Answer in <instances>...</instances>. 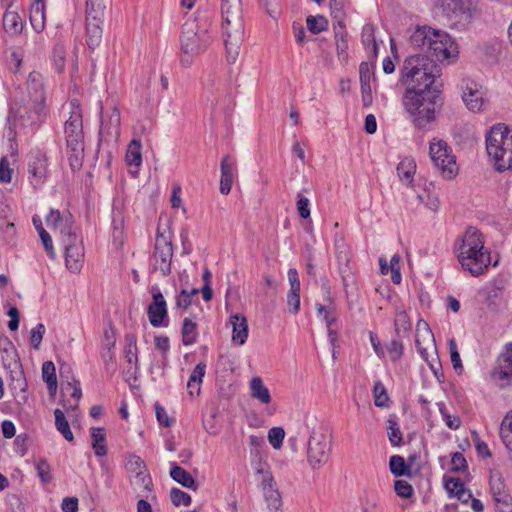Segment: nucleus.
Listing matches in <instances>:
<instances>
[{
  "mask_svg": "<svg viewBox=\"0 0 512 512\" xmlns=\"http://www.w3.org/2000/svg\"><path fill=\"white\" fill-rule=\"evenodd\" d=\"M112 227L114 229V235H121L124 228V216L120 208L114 206L112 209Z\"/></svg>",
  "mask_w": 512,
  "mask_h": 512,
  "instance_id": "nucleus-58",
  "label": "nucleus"
},
{
  "mask_svg": "<svg viewBox=\"0 0 512 512\" xmlns=\"http://www.w3.org/2000/svg\"><path fill=\"white\" fill-rule=\"evenodd\" d=\"M335 255L339 266V272L342 277L343 285L348 286V282L351 277V271L349 267L350 263V249L343 237L335 238Z\"/></svg>",
  "mask_w": 512,
  "mask_h": 512,
  "instance_id": "nucleus-18",
  "label": "nucleus"
},
{
  "mask_svg": "<svg viewBox=\"0 0 512 512\" xmlns=\"http://www.w3.org/2000/svg\"><path fill=\"white\" fill-rule=\"evenodd\" d=\"M235 165V160L231 156H224L220 164L221 178H233Z\"/></svg>",
  "mask_w": 512,
  "mask_h": 512,
  "instance_id": "nucleus-57",
  "label": "nucleus"
},
{
  "mask_svg": "<svg viewBox=\"0 0 512 512\" xmlns=\"http://www.w3.org/2000/svg\"><path fill=\"white\" fill-rule=\"evenodd\" d=\"M306 24L312 34H319L328 28V20L322 15L308 16Z\"/></svg>",
  "mask_w": 512,
  "mask_h": 512,
  "instance_id": "nucleus-50",
  "label": "nucleus"
},
{
  "mask_svg": "<svg viewBox=\"0 0 512 512\" xmlns=\"http://www.w3.org/2000/svg\"><path fill=\"white\" fill-rule=\"evenodd\" d=\"M443 485L449 498H457L463 504H467L472 498L471 491L465 488L464 482L459 477L444 475Z\"/></svg>",
  "mask_w": 512,
  "mask_h": 512,
  "instance_id": "nucleus-19",
  "label": "nucleus"
},
{
  "mask_svg": "<svg viewBox=\"0 0 512 512\" xmlns=\"http://www.w3.org/2000/svg\"><path fill=\"white\" fill-rule=\"evenodd\" d=\"M48 227L58 229L60 232L62 228L70 227L74 224L73 216L71 213H61L58 209H51L45 217Z\"/></svg>",
  "mask_w": 512,
  "mask_h": 512,
  "instance_id": "nucleus-26",
  "label": "nucleus"
},
{
  "mask_svg": "<svg viewBox=\"0 0 512 512\" xmlns=\"http://www.w3.org/2000/svg\"><path fill=\"white\" fill-rule=\"evenodd\" d=\"M462 99L470 111H481L485 104L484 91L482 86L474 81H465L463 86Z\"/></svg>",
  "mask_w": 512,
  "mask_h": 512,
  "instance_id": "nucleus-17",
  "label": "nucleus"
},
{
  "mask_svg": "<svg viewBox=\"0 0 512 512\" xmlns=\"http://www.w3.org/2000/svg\"><path fill=\"white\" fill-rule=\"evenodd\" d=\"M106 9L104 0H86V18L103 20Z\"/></svg>",
  "mask_w": 512,
  "mask_h": 512,
  "instance_id": "nucleus-43",
  "label": "nucleus"
},
{
  "mask_svg": "<svg viewBox=\"0 0 512 512\" xmlns=\"http://www.w3.org/2000/svg\"><path fill=\"white\" fill-rule=\"evenodd\" d=\"M389 467L391 473L397 477L411 475L410 465L399 455H394L390 458Z\"/></svg>",
  "mask_w": 512,
  "mask_h": 512,
  "instance_id": "nucleus-45",
  "label": "nucleus"
},
{
  "mask_svg": "<svg viewBox=\"0 0 512 512\" xmlns=\"http://www.w3.org/2000/svg\"><path fill=\"white\" fill-rule=\"evenodd\" d=\"M251 465L255 470V473L262 476L260 483L268 482L269 477L274 478L270 471V466L261 450H252Z\"/></svg>",
  "mask_w": 512,
  "mask_h": 512,
  "instance_id": "nucleus-27",
  "label": "nucleus"
},
{
  "mask_svg": "<svg viewBox=\"0 0 512 512\" xmlns=\"http://www.w3.org/2000/svg\"><path fill=\"white\" fill-rule=\"evenodd\" d=\"M210 27L211 15L207 11H199L194 18L185 21L180 35L182 65L190 66L194 58L209 47L212 42Z\"/></svg>",
  "mask_w": 512,
  "mask_h": 512,
  "instance_id": "nucleus-2",
  "label": "nucleus"
},
{
  "mask_svg": "<svg viewBox=\"0 0 512 512\" xmlns=\"http://www.w3.org/2000/svg\"><path fill=\"white\" fill-rule=\"evenodd\" d=\"M439 410L441 412V415H442V418L443 420L445 421V424L450 428V429H458L460 427V424H461V420L460 418L457 416V415H451L449 414L446 409H445V406L444 404H441L439 406Z\"/></svg>",
  "mask_w": 512,
  "mask_h": 512,
  "instance_id": "nucleus-62",
  "label": "nucleus"
},
{
  "mask_svg": "<svg viewBox=\"0 0 512 512\" xmlns=\"http://www.w3.org/2000/svg\"><path fill=\"white\" fill-rule=\"evenodd\" d=\"M332 445V435L328 428L314 429L308 440V448L326 447Z\"/></svg>",
  "mask_w": 512,
  "mask_h": 512,
  "instance_id": "nucleus-33",
  "label": "nucleus"
},
{
  "mask_svg": "<svg viewBox=\"0 0 512 512\" xmlns=\"http://www.w3.org/2000/svg\"><path fill=\"white\" fill-rule=\"evenodd\" d=\"M181 334L183 345L189 346L194 344L198 337L197 324L190 318H185L182 323Z\"/></svg>",
  "mask_w": 512,
  "mask_h": 512,
  "instance_id": "nucleus-39",
  "label": "nucleus"
},
{
  "mask_svg": "<svg viewBox=\"0 0 512 512\" xmlns=\"http://www.w3.org/2000/svg\"><path fill=\"white\" fill-rule=\"evenodd\" d=\"M439 8L452 29L466 30L481 13L480 0H436Z\"/></svg>",
  "mask_w": 512,
  "mask_h": 512,
  "instance_id": "nucleus-8",
  "label": "nucleus"
},
{
  "mask_svg": "<svg viewBox=\"0 0 512 512\" xmlns=\"http://www.w3.org/2000/svg\"><path fill=\"white\" fill-rule=\"evenodd\" d=\"M35 469L37 471V475L40 478L43 484H48L52 480L51 467L50 464L45 459H39L35 463Z\"/></svg>",
  "mask_w": 512,
  "mask_h": 512,
  "instance_id": "nucleus-53",
  "label": "nucleus"
},
{
  "mask_svg": "<svg viewBox=\"0 0 512 512\" xmlns=\"http://www.w3.org/2000/svg\"><path fill=\"white\" fill-rule=\"evenodd\" d=\"M374 394V404L377 407H387L389 396L387 394L386 388L382 384V382L378 381L374 384L373 388Z\"/></svg>",
  "mask_w": 512,
  "mask_h": 512,
  "instance_id": "nucleus-52",
  "label": "nucleus"
},
{
  "mask_svg": "<svg viewBox=\"0 0 512 512\" xmlns=\"http://www.w3.org/2000/svg\"><path fill=\"white\" fill-rule=\"evenodd\" d=\"M55 415V424L57 427V430L62 434V436L68 440L71 441L73 439V433L70 429L69 423L65 418V415L62 410L56 409L54 411Z\"/></svg>",
  "mask_w": 512,
  "mask_h": 512,
  "instance_id": "nucleus-47",
  "label": "nucleus"
},
{
  "mask_svg": "<svg viewBox=\"0 0 512 512\" xmlns=\"http://www.w3.org/2000/svg\"><path fill=\"white\" fill-rule=\"evenodd\" d=\"M28 174L33 186L43 184L48 175V158L40 149L31 150L28 158Z\"/></svg>",
  "mask_w": 512,
  "mask_h": 512,
  "instance_id": "nucleus-12",
  "label": "nucleus"
},
{
  "mask_svg": "<svg viewBox=\"0 0 512 512\" xmlns=\"http://www.w3.org/2000/svg\"><path fill=\"white\" fill-rule=\"evenodd\" d=\"M284 437L285 431L282 427H272L268 431V440L272 448H281Z\"/></svg>",
  "mask_w": 512,
  "mask_h": 512,
  "instance_id": "nucleus-56",
  "label": "nucleus"
},
{
  "mask_svg": "<svg viewBox=\"0 0 512 512\" xmlns=\"http://www.w3.org/2000/svg\"><path fill=\"white\" fill-rule=\"evenodd\" d=\"M328 458L329 451L327 450H307V460L313 469L321 467Z\"/></svg>",
  "mask_w": 512,
  "mask_h": 512,
  "instance_id": "nucleus-51",
  "label": "nucleus"
},
{
  "mask_svg": "<svg viewBox=\"0 0 512 512\" xmlns=\"http://www.w3.org/2000/svg\"><path fill=\"white\" fill-rule=\"evenodd\" d=\"M170 499L175 506H189L192 502L191 496L179 488L170 490Z\"/></svg>",
  "mask_w": 512,
  "mask_h": 512,
  "instance_id": "nucleus-54",
  "label": "nucleus"
},
{
  "mask_svg": "<svg viewBox=\"0 0 512 512\" xmlns=\"http://www.w3.org/2000/svg\"><path fill=\"white\" fill-rule=\"evenodd\" d=\"M32 222H33L35 229L37 230V232L39 234V237L41 239V242L44 246V249H45L47 255L51 259H54L55 258V250L53 247L52 238H51L50 234L44 229L40 217H38L37 215L33 216Z\"/></svg>",
  "mask_w": 512,
  "mask_h": 512,
  "instance_id": "nucleus-35",
  "label": "nucleus"
},
{
  "mask_svg": "<svg viewBox=\"0 0 512 512\" xmlns=\"http://www.w3.org/2000/svg\"><path fill=\"white\" fill-rule=\"evenodd\" d=\"M10 379H11L10 389L13 392H16L17 390H19V393H15V397L19 398L18 402L26 403L27 399H28L27 395H26L27 382H26L23 368L13 371V373H10Z\"/></svg>",
  "mask_w": 512,
  "mask_h": 512,
  "instance_id": "nucleus-29",
  "label": "nucleus"
},
{
  "mask_svg": "<svg viewBox=\"0 0 512 512\" xmlns=\"http://www.w3.org/2000/svg\"><path fill=\"white\" fill-rule=\"evenodd\" d=\"M491 376L502 387L511 383L512 343L506 345L504 351L499 355Z\"/></svg>",
  "mask_w": 512,
  "mask_h": 512,
  "instance_id": "nucleus-14",
  "label": "nucleus"
},
{
  "mask_svg": "<svg viewBox=\"0 0 512 512\" xmlns=\"http://www.w3.org/2000/svg\"><path fill=\"white\" fill-rule=\"evenodd\" d=\"M4 29L11 34H19L22 31L23 23L16 12L6 11L3 16Z\"/></svg>",
  "mask_w": 512,
  "mask_h": 512,
  "instance_id": "nucleus-42",
  "label": "nucleus"
},
{
  "mask_svg": "<svg viewBox=\"0 0 512 512\" xmlns=\"http://www.w3.org/2000/svg\"><path fill=\"white\" fill-rule=\"evenodd\" d=\"M403 105L418 129H425L436 118V111L443 105L438 85L431 88L406 89Z\"/></svg>",
  "mask_w": 512,
  "mask_h": 512,
  "instance_id": "nucleus-3",
  "label": "nucleus"
},
{
  "mask_svg": "<svg viewBox=\"0 0 512 512\" xmlns=\"http://www.w3.org/2000/svg\"><path fill=\"white\" fill-rule=\"evenodd\" d=\"M441 70L428 54H414L406 57L400 67L399 83L406 89L434 87Z\"/></svg>",
  "mask_w": 512,
  "mask_h": 512,
  "instance_id": "nucleus-4",
  "label": "nucleus"
},
{
  "mask_svg": "<svg viewBox=\"0 0 512 512\" xmlns=\"http://www.w3.org/2000/svg\"><path fill=\"white\" fill-rule=\"evenodd\" d=\"M45 333V326L42 323L37 324L31 330L30 344L34 349H39Z\"/></svg>",
  "mask_w": 512,
  "mask_h": 512,
  "instance_id": "nucleus-63",
  "label": "nucleus"
},
{
  "mask_svg": "<svg viewBox=\"0 0 512 512\" xmlns=\"http://www.w3.org/2000/svg\"><path fill=\"white\" fill-rule=\"evenodd\" d=\"M170 477L177 483L181 484L185 488L196 490L197 486L192 475L187 472L185 469L177 465L176 463L172 464L170 470Z\"/></svg>",
  "mask_w": 512,
  "mask_h": 512,
  "instance_id": "nucleus-32",
  "label": "nucleus"
},
{
  "mask_svg": "<svg viewBox=\"0 0 512 512\" xmlns=\"http://www.w3.org/2000/svg\"><path fill=\"white\" fill-rule=\"evenodd\" d=\"M435 29L429 26H418L410 35L409 43L414 49H421L428 52L430 42H432Z\"/></svg>",
  "mask_w": 512,
  "mask_h": 512,
  "instance_id": "nucleus-21",
  "label": "nucleus"
},
{
  "mask_svg": "<svg viewBox=\"0 0 512 512\" xmlns=\"http://www.w3.org/2000/svg\"><path fill=\"white\" fill-rule=\"evenodd\" d=\"M64 250L67 269L72 273L80 272L84 262L83 243H77L76 246Z\"/></svg>",
  "mask_w": 512,
  "mask_h": 512,
  "instance_id": "nucleus-23",
  "label": "nucleus"
},
{
  "mask_svg": "<svg viewBox=\"0 0 512 512\" xmlns=\"http://www.w3.org/2000/svg\"><path fill=\"white\" fill-rule=\"evenodd\" d=\"M120 125V110L116 106H114L108 117L102 119L100 133H105L107 136L111 138L118 139L121 131Z\"/></svg>",
  "mask_w": 512,
  "mask_h": 512,
  "instance_id": "nucleus-22",
  "label": "nucleus"
},
{
  "mask_svg": "<svg viewBox=\"0 0 512 512\" xmlns=\"http://www.w3.org/2000/svg\"><path fill=\"white\" fill-rule=\"evenodd\" d=\"M267 508L271 512H282V497L274 478H268V482L260 483Z\"/></svg>",
  "mask_w": 512,
  "mask_h": 512,
  "instance_id": "nucleus-20",
  "label": "nucleus"
},
{
  "mask_svg": "<svg viewBox=\"0 0 512 512\" xmlns=\"http://www.w3.org/2000/svg\"><path fill=\"white\" fill-rule=\"evenodd\" d=\"M232 325V341L237 345H244L248 338V323L243 315L234 314L230 316Z\"/></svg>",
  "mask_w": 512,
  "mask_h": 512,
  "instance_id": "nucleus-24",
  "label": "nucleus"
},
{
  "mask_svg": "<svg viewBox=\"0 0 512 512\" xmlns=\"http://www.w3.org/2000/svg\"><path fill=\"white\" fill-rule=\"evenodd\" d=\"M173 257V246L169 236L157 229L156 241L153 253L154 266L159 269L163 276L171 273V261Z\"/></svg>",
  "mask_w": 512,
  "mask_h": 512,
  "instance_id": "nucleus-10",
  "label": "nucleus"
},
{
  "mask_svg": "<svg viewBox=\"0 0 512 512\" xmlns=\"http://www.w3.org/2000/svg\"><path fill=\"white\" fill-rule=\"evenodd\" d=\"M486 150L497 171L512 170V133L508 126L500 123L489 130Z\"/></svg>",
  "mask_w": 512,
  "mask_h": 512,
  "instance_id": "nucleus-7",
  "label": "nucleus"
},
{
  "mask_svg": "<svg viewBox=\"0 0 512 512\" xmlns=\"http://www.w3.org/2000/svg\"><path fill=\"white\" fill-rule=\"evenodd\" d=\"M250 391L252 398L258 399L263 404L271 402V395L268 388L263 384L260 377H253L250 382Z\"/></svg>",
  "mask_w": 512,
  "mask_h": 512,
  "instance_id": "nucleus-37",
  "label": "nucleus"
},
{
  "mask_svg": "<svg viewBox=\"0 0 512 512\" xmlns=\"http://www.w3.org/2000/svg\"><path fill=\"white\" fill-rule=\"evenodd\" d=\"M1 359L5 369L9 370L10 373L13 371L22 369V364L15 349L11 342H8V347L4 348L1 352Z\"/></svg>",
  "mask_w": 512,
  "mask_h": 512,
  "instance_id": "nucleus-30",
  "label": "nucleus"
},
{
  "mask_svg": "<svg viewBox=\"0 0 512 512\" xmlns=\"http://www.w3.org/2000/svg\"><path fill=\"white\" fill-rule=\"evenodd\" d=\"M415 172L416 163L411 157L402 159L397 165V174L400 180L405 184H410L413 181Z\"/></svg>",
  "mask_w": 512,
  "mask_h": 512,
  "instance_id": "nucleus-36",
  "label": "nucleus"
},
{
  "mask_svg": "<svg viewBox=\"0 0 512 512\" xmlns=\"http://www.w3.org/2000/svg\"><path fill=\"white\" fill-rule=\"evenodd\" d=\"M484 236L475 227H468L454 243V253L465 271L472 276L484 274L491 262L490 251L484 246Z\"/></svg>",
  "mask_w": 512,
  "mask_h": 512,
  "instance_id": "nucleus-1",
  "label": "nucleus"
},
{
  "mask_svg": "<svg viewBox=\"0 0 512 512\" xmlns=\"http://www.w3.org/2000/svg\"><path fill=\"white\" fill-rule=\"evenodd\" d=\"M102 23L103 20H93L86 18V42L91 49H95L102 39Z\"/></svg>",
  "mask_w": 512,
  "mask_h": 512,
  "instance_id": "nucleus-31",
  "label": "nucleus"
},
{
  "mask_svg": "<svg viewBox=\"0 0 512 512\" xmlns=\"http://www.w3.org/2000/svg\"><path fill=\"white\" fill-rule=\"evenodd\" d=\"M411 321L406 311H398L394 319V330L397 338L408 335L411 330Z\"/></svg>",
  "mask_w": 512,
  "mask_h": 512,
  "instance_id": "nucleus-40",
  "label": "nucleus"
},
{
  "mask_svg": "<svg viewBox=\"0 0 512 512\" xmlns=\"http://www.w3.org/2000/svg\"><path fill=\"white\" fill-rule=\"evenodd\" d=\"M362 102L364 107H369L372 104V90H371V73L368 64L363 62L359 67Z\"/></svg>",
  "mask_w": 512,
  "mask_h": 512,
  "instance_id": "nucleus-28",
  "label": "nucleus"
},
{
  "mask_svg": "<svg viewBox=\"0 0 512 512\" xmlns=\"http://www.w3.org/2000/svg\"><path fill=\"white\" fill-rule=\"evenodd\" d=\"M66 389L72 390L69 400H63V406L66 410H75L78 407L79 400L82 397V390L78 380H74V384L67 383ZM65 388H62L64 391Z\"/></svg>",
  "mask_w": 512,
  "mask_h": 512,
  "instance_id": "nucleus-44",
  "label": "nucleus"
},
{
  "mask_svg": "<svg viewBox=\"0 0 512 512\" xmlns=\"http://www.w3.org/2000/svg\"><path fill=\"white\" fill-rule=\"evenodd\" d=\"M334 40L336 45V52L341 62H347L348 60V34L345 29L343 21L338 22V28L334 27Z\"/></svg>",
  "mask_w": 512,
  "mask_h": 512,
  "instance_id": "nucleus-25",
  "label": "nucleus"
},
{
  "mask_svg": "<svg viewBox=\"0 0 512 512\" xmlns=\"http://www.w3.org/2000/svg\"><path fill=\"white\" fill-rule=\"evenodd\" d=\"M500 437L506 448H512V412L507 414L501 423Z\"/></svg>",
  "mask_w": 512,
  "mask_h": 512,
  "instance_id": "nucleus-49",
  "label": "nucleus"
},
{
  "mask_svg": "<svg viewBox=\"0 0 512 512\" xmlns=\"http://www.w3.org/2000/svg\"><path fill=\"white\" fill-rule=\"evenodd\" d=\"M142 144L140 140L133 139L130 141L126 151V163L129 166L139 167L142 163Z\"/></svg>",
  "mask_w": 512,
  "mask_h": 512,
  "instance_id": "nucleus-38",
  "label": "nucleus"
},
{
  "mask_svg": "<svg viewBox=\"0 0 512 512\" xmlns=\"http://www.w3.org/2000/svg\"><path fill=\"white\" fill-rule=\"evenodd\" d=\"M421 327H423V329H424V331H423V338H424V340L427 339V340H429V342L432 345H434V337H433L432 331L429 328L428 324L425 321H423V320L418 321L415 345H416L417 350L420 353L421 357L424 360H427V355H428L427 354V350H426V348H424L422 346L420 338H419V332L421 331Z\"/></svg>",
  "mask_w": 512,
  "mask_h": 512,
  "instance_id": "nucleus-41",
  "label": "nucleus"
},
{
  "mask_svg": "<svg viewBox=\"0 0 512 512\" xmlns=\"http://www.w3.org/2000/svg\"><path fill=\"white\" fill-rule=\"evenodd\" d=\"M429 154L443 178L453 179L457 175L456 157L447 142L442 139H433L430 142Z\"/></svg>",
  "mask_w": 512,
  "mask_h": 512,
  "instance_id": "nucleus-9",
  "label": "nucleus"
},
{
  "mask_svg": "<svg viewBox=\"0 0 512 512\" xmlns=\"http://www.w3.org/2000/svg\"><path fill=\"white\" fill-rule=\"evenodd\" d=\"M29 18L33 29L37 33L42 32L45 28V4L32 3Z\"/></svg>",
  "mask_w": 512,
  "mask_h": 512,
  "instance_id": "nucleus-34",
  "label": "nucleus"
},
{
  "mask_svg": "<svg viewBox=\"0 0 512 512\" xmlns=\"http://www.w3.org/2000/svg\"><path fill=\"white\" fill-rule=\"evenodd\" d=\"M60 234L62 236L61 241L64 249L72 248L76 246L77 243H83L82 238L77 234L74 224L70 227L62 228Z\"/></svg>",
  "mask_w": 512,
  "mask_h": 512,
  "instance_id": "nucleus-46",
  "label": "nucleus"
},
{
  "mask_svg": "<svg viewBox=\"0 0 512 512\" xmlns=\"http://www.w3.org/2000/svg\"><path fill=\"white\" fill-rule=\"evenodd\" d=\"M126 470L134 474L137 482L140 483L145 490L148 492L152 491V479L150 474L147 472V467L144 460L134 453H128L126 456L125 463Z\"/></svg>",
  "mask_w": 512,
  "mask_h": 512,
  "instance_id": "nucleus-15",
  "label": "nucleus"
},
{
  "mask_svg": "<svg viewBox=\"0 0 512 512\" xmlns=\"http://www.w3.org/2000/svg\"><path fill=\"white\" fill-rule=\"evenodd\" d=\"M467 461L461 452H454L451 458L450 471L452 472H464L467 469Z\"/></svg>",
  "mask_w": 512,
  "mask_h": 512,
  "instance_id": "nucleus-60",
  "label": "nucleus"
},
{
  "mask_svg": "<svg viewBox=\"0 0 512 512\" xmlns=\"http://www.w3.org/2000/svg\"><path fill=\"white\" fill-rule=\"evenodd\" d=\"M27 90L30 100L35 105V111L41 112L45 103V89L43 76L37 71H32L27 78Z\"/></svg>",
  "mask_w": 512,
  "mask_h": 512,
  "instance_id": "nucleus-16",
  "label": "nucleus"
},
{
  "mask_svg": "<svg viewBox=\"0 0 512 512\" xmlns=\"http://www.w3.org/2000/svg\"><path fill=\"white\" fill-rule=\"evenodd\" d=\"M427 53L434 56L438 61H444L455 58L458 55V47L446 32L435 29Z\"/></svg>",
  "mask_w": 512,
  "mask_h": 512,
  "instance_id": "nucleus-11",
  "label": "nucleus"
},
{
  "mask_svg": "<svg viewBox=\"0 0 512 512\" xmlns=\"http://www.w3.org/2000/svg\"><path fill=\"white\" fill-rule=\"evenodd\" d=\"M154 344L156 349L162 352V366L165 367L167 365V354L170 350V341L167 336H156L154 338Z\"/></svg>",
  "mask_w": 512,
  "mask_h": 512,
  "instance_id": "nucleus-55",
  "label": "nucleus"
},
{
  "mask_svg": "<svg viewBox=\"0 0 512 512\" xmlns=\"http://www.w3.org/2000/svg\"><path fill=\"white\" fill-rule=\"evenodd\" d=\"M388 423H389V425L387 427V430H388L389 440L393 446H398V445H400V443L402 441V435H401L400 429L397 426L396 422L389 420Z\"/></svg>",
  "mask_w": 512,
  "mask_h": 512,
  "instance_id": "nucleus-64",
  "label": "nucleus"
},
{
  "mask_svg": "<svg viewBox=\"0 0 512 512\" xmlns=\"http://www.w3.org/2000/svg\"><path fill=\"white\" fill-rule=\"evenodd\" d=\"M492 494L496 503L498 512H512V498L505 492H496L495 486H492Z\"/></svg>",
  "mask_w": 512,
  "mask_h": 512,
  "instance_id": "nucleus-48",
  "label": "nucleus"
},
{
  "mask_svg": "<svg viewBox=\"0 0 512 512\" xmlns=\"http://www.w3.org/2000/svg\"><path fill=\"white\" fill-rule=\"evenodd\" d=\"M448 347H449L451 362L453 364L454 369L456 371L457 370L461 371L463 369V366H462L460 354L458 352V348H457L455 339H450L448 341Z\"/></svg>",
  "mask_w": 512,
  "mask_h": 512,
  "instance_id": "nucleus-61",
  "label": "nucleus"
},
{
  "mask_svg": "<svg viewBox=\"0 0 512 512\" xmlns=\"http://www.w3.org/2000/svg\"><path fill=\"white\" fill-rule=\"evenodd\" d=\"M394 490L397 496L405 499L410 498L413 494V487L406 480H396L394 483Z\"/></svg>",
  "mask_w": 512,
  "mask_h": 512,
  "instance_id": "nucleus-59",
  "label": "nucleus"
},
{
  "mask_svg": "<svg viewBox=\"0 0 512 512\" xmlns=\"http://www.w3.org/2000/svg\"><path fill=\"white\" fill-rule=\"evenodd\" d=\"M67 108L69 116L64 123V135L70 151V166L75 170L81 167L84 156L83 111L78 99H71Z\"/></svg>",
  "mask_w": 512,
  "mask_h": 512,
  "instance_id": "nucleus-6",
  "label": "nucleus"
},
{
  "mask_svg": "<svg viewBox=\"0 0 512 512\" xmlns=\"http://www.w3.org/2000/svg\"><path fill=\"white\" fill-rule=\"evenodd\" d=\"M152 302L148 306L147 314L153 327H167V303L158 287L151 288Z\"/></svg>",
  "mask_w": 512,
  "mask_h": 512,
  "instance_id": "nucleus-13",
  "label": "nucleus"
},
{
  "mask_svg": "<svg viewBox=\"0 0 512 512\" xmlns=\"http://www.w3.org/2000/svg\"><path fill=\"white\" fill-rule=\"evenodd\" d=\"M221 15L227 58L229 62H234L239 55L245 33L242 0H222Z\"/></svg>",
  "mask_w": 512,
  "mask_h": 512,
  "instance_id": "nucleus-5",
  "label": "nucleus"
}]
</instances>
